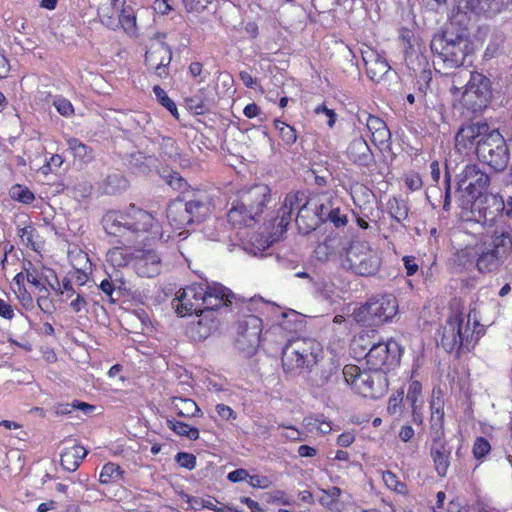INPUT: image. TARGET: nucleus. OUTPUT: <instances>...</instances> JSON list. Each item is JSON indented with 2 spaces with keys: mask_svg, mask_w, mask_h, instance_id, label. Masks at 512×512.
Instances as JSON below:
<instances>
[{
  "mask_svg": "<svg viewBox=\"0 0 512 512\" xmlns=\"http://www.w3.org/2000/svg\"><path fill=\"white\" fill-rule=\"evenodd\" d=\"M106 234L124 247L145 246L156 240L167 241L170 235L146 210L130 205L126 210H109L101 220Z\"/></svg>",
  "mask_w": 512,
  "mask_h": 512,
  "instance_id": "obj_1",
  "label": "nucleus"
},
{
  "mask_svg": "<svg viewBox=\"0 0 512 512\" xmlns=\"http://www.w3.org/2000/svg\"><path fill=\"white\" fill-rule=\"evenodd\" d=\"M512 252V223L497 224L491 234L457 253L463 268L475 265L480 273L497 271Z\"/></svg>",
  "mask_w": 512,
  "mask_h": 512,
  "instance_id": "obj_2",
  "label": "nucleus"
},
{
  "mask_svg": "<svg viewBox=\"0 0 512 512\" xmlns=\"http://www.w3.org/2000/svg\"><path fill=\"white\" fill-rule=\"evenodd\" d=\"M234 294L219 283H193L178 291L176 312L180 316L202 314L232 303Z\"/></svg>",
  "mask_w": 512,
  "mask_h": 512,
  "instance_id": "obj_3",
  "label": "nucleus"
},
{
  "mask_svg": "<svg viewBox=\"0 0 512 512\" xmlns=\"http://www.w3.org/2000/svg\"><path fill=\"white\" fill-rule=\"evenodd\" d=\"M311 206L312 204L308 200L305 192L297 191L288 193L276 217L272 218V225L276 228L274 234H282L286 230L295 210L298 211L295 222L299 232L308 234L315 230L318 225L323 222V215H318L316 205L313 208Z\"/></svg>",
  "mask_w": 512,
  "mask_h": 512,
  "instance_id": "obj_4",
  "label": "nucleus"
},
{
  "mask_svg": "<svg viewBox=\"0 0 512 512\" xmlns=\"http://www.w3.org/2000/svg\"><path fill=\"white\" fill-rule=\"evenodd\" d=\"M271 201V190L265 184L242 189L227 214L228 221L233 226H250Z\"/></svg>",
  "mask_w": 512,
  "mask_h": 512,
  "instance_id": "obj_5",
  "label": "nucleus"
},
{
  "mask_svg": "<svg viewBox=\"0 0 512 512\" xmlns=\"http://www.w3.org/2000/svg\"><path fill=\"white\" fill-rule=\"evenodd\" d=\"M323 357L322 345L312 338H297L289 341L282 350V368L290 376L312 372Z\"/></svg>",
  "mask_w": 512,
  "mask_h": 512,
  "instance_id": "obj_6",
  "label": "nucleus"
},
{
  "mask_svg": "<svg viewBox=\"0 0 512 512\" xmlns=\"http://www.w3.org/2000/svg\"><path fill=\"white\" fill-rule=\"evenodd\" d=\"M468 47V41L460 35L448 31L435 35L430 44L435 56L434 65L443 69L461 67L468 54Z\"/></svg>",
  "mask_w": 512,
  "mask_h": 512,
  "instance_id": "obj_7",
  "label": "nucleus"
},
{
  "mask_svg": "<svg viewBox=\"0 0 512 512\" xmlns=\"http://www.w3.org/2000/svg\"><path fill=\"white\" fill-rule=\"evenodd\" d=\"M398 312V302L393 294L377 295L355 309V321L363 325H379L391 320Z\"/></svg>",
  "mask_w": 512,
  "mask_h": 512,
  "instance_id": "obj_8",
  "label": "nucleus"
},
{
  "mask_svg": "<svg viewBox=\"0 0 512 512\" xmlns=\"http://www.w3.org/2000/svg\"><path fill=\"white\" fill-rule=\"evenodd\" d=\"M381 265L378 253L365 241H354L346 250L342 266L360 276L374 275Z\"/></svg>",
  "mask_w": 512,
  "mask_h": 512,
  "instance_id": "obj_9",
  "label": "nucleus"
},
{
  "mask_svg": "<svg viewBox=\"0 0 512 512\" xmlns=\"http://www.w3.org/2000/svg\"><path fill=\"white\" fill-rule=\"evenodd\" d=\"M457 191L461 195V206L468 208L487 190L490 178L478 165L469 164L457 174Z\"/></svg>",
  "mask_w": 512,
  "mask_h": 512,
  "instance_id": "obj_10",
  "label": "nucleus"
},
{
  "mask_svg": "<svg viewBox=\"0 0 512 512\" xmlns=\"http://www.w3.org/2000/svg\"><path fill=\"white\" fill-rule=\"evenodd\" d=\"M438 345L442 346L449 353L456 351L458 354L470 351L474 346L473 333L470 332L468 323L464 325L461 315L454 314L448 318L442 328Z\"/></svg>",
  "mask_w": 512,
  "mask_h": 512,
  "instance_id": "obj_11",
  "label": "nucleus"
},
{
  "mask_svg": "<svg viewBox=\"0 0 512 512\" xmlns=\"http://www.w3.org/2000/svg\"><path fill=\"white\" fill-rule=\"evenodd\" d=\"M478 159L495 171H503L509 162L508 148L504 137L497 131L492 130L486 134L485 140L476 147Z\"/></svg>",
  "mask_w": 512,
  "mask_h": 512,
  "instance_id": "obj_12",
  "label": "nucleus"
},
{
  "mask_svg": "<svg viewBox=\"0 0 512 512\" xmlns=\"http://www.w3.org/2000/svg\"><path fill=\"white\" fill-rule=\"evenodd\" d=\"M402 348L397 341L374 343L365 353L366 363L372 371L382 372L399 365Z\"/></svg>",
  "mask_w": 512,
  "mask_h": 512,
  "instance_id": "obj_13",
  "label": "nucleus"
},
{
  "mask_svg": "<svg viewBox=\"0 0 512 512\" xmlns=\"http://www.w3.org/2000/svg\"><path fill=\"white\" fill-rule=\"evenodd\" d=\"M490 98V79L481 73L473 72L461 93L463 105L476 112L485 108Z\"/></svg>",
  "mask_w": 512,
  "mask_h": 512,
  "instance_id": "obj_14",
  "label": "nucleus"
},
{
  "mask_svg": "<svg viewBox=\"0 0 512 512\" xmlns=\"http://www.w3.org/2000/svg\"><path fill=\"white\" fill-rule=\"evenodd\" d=\"M486 123H470L460 128L455 136V146L462 152H468L472 149L476 152L479 143L485 140L486 134L490 132Z\"/></svg>",
  "mask_w": 512,
  "mask_h": 512,
  "instance_id": "obj_15",
  "label": "nucleus"
},
{
  "mask_svg": "<svg viewBox=\"0 0 512 512\" xmlns=\"http://www.w3.org/2000/svg\"><path fill=\"white\" fill-rule=\"evenodd\" d=\"M171 59V49L162 41L152 42L145 53L146 65L149 69L154 70L155 74L160 78H166L168 76V66Z\"/></svg>",
  "mask_w": 512,
  "mask_h": 512,
  "instance_id": "obj_16",
  "label": "nucleus"
},
{
  "mask_svg": "<svg viewBox=\"0 0 512 512\" xmlns=\"http://www.w3.org/2000/svg\"><path fill=\"white\" fill-rule=\"evenodd\" d=\"M388 381L385 373L372 371L363 372L360 377V384L357 385V393L366 398H379L387 391Z\"/></svg>",
  "mask_w": 512,
  "mask_h": 512,
  "instance_id": "obj_17",
  "label": "nucleus"
},
{
  "mask_svg": "<svg viewBox=\"0 0 512 512\" xmlns=\"http://www.w3.org/2000/svg\"><path fill=\"white\" fill-rule=\"evenodd\" d=\"M451 453L452 447L448 444L445 436L431 438L430 456L433 460L435 470L440 477L447 475Z\"/></svg>",
  "mask_w": 512,
  "mask_h": 512,
  "instance_id": "obj_18",
  "label": "nucleus"
},
{
  "mask_svg": "<svg viewBox=\"0 0 512 512\" xmlns=\"http://www.w3.org/2000/svg\"><path fill=\"white\" fill-rule=\"evenodd\" d=\"M362 58L367 75L374 82H379L390 70L386 59L374 49L367 48L363 50Z\"/></svg>",
  "mask_w": 512,
  "mask_h": 512,
  "instance_id": "obj_19",
  "label": "nucleus"
},
{
  "mask_svg": "<svg viewBox=\"0 0 512 512\" xmlns=\"http://www.w3.org/2000/svg\"><path fill=\"white\" fill-rule=\"evenodd\" d=\"M430 437L445 436L444 432V399L441 391L433 389L430 400Z\"/></svg>",
  "mask_w": 512,
  "mask_h": 512,
  "instance_id": "obj_20",
  "label": "nucleus"
},
{
  "mask_svg": "<svg viewBox=\"0 0 512 512\" xmlns=\"http://www.w3.org/2000/svg\"><path fill=\"white\" fill-rule=\"evenodd\" d=\"M346 153L348 158L359 166L368 167L375 162L374 154L362 136L356 137L350 142Z\"/></svg>",
  "mask_w": 512,
  "mask_h": 512,
  "instance_id": "obj_21",
  "label": "nucleus"
},
{
  "mask_svg": "<svg viewBox=\"0 0 512 512\" xmlns=\"http://www.w3.org/2000/svg\"><path fill=\"white\" fill-rule=\"evenodd\" d=\"M191 223H201L211 213V203L206 193L198 192L189 200H184Z\"/></svg>",
  "mask_w": 512,
  "mask_h": 512,
  "instance_id": "obj_22",
  "label": "nucleus"
},
{
  "mask_svg": "<svg viewBox=\"0 0 512 512\" xmlns=\"http://www.w3.org/2000/svg\"><path fill=\"white\" fill-rule=\"evenodd\" d=\"M161 258L154 250L142 251L141 255L137 257L135 268L136 272L141 277L152 278L161 272Z\"/></svg>",
  "mask_w": 512,
  "mask_h": 512,
  "instance_id": "obj_23",
  "label": "nucleus"
},
{
  "mask_svg": "<svg viewBox=\"0 0 512 512\" xmlns=\"http://www.w3.org/2000/svg\"><path fill=\"white\" fill-rule=\"evenodd\" d=\"M166 213L169 224L175 229H182L192 224L184 199L178 198L170 201Z\"/></svg>",
  "mask_w": 512,
  "mask_h": 512,
  "instance_id": "obj_24",
  "label": "nucleus"
},
{
  "mask_svg": "<svg viewBox=\"0 0 512 512\" xmlns=\"http://www.w3.org/2000/svg\"><path fill=\"white\" fill-rule=\"evenodd\" d=\"M510 0H466L465 9L475 14L493 16L500 13Z\"/></svg>",
  "mask_w": 512,
  "mask_h": 512,
  "instance_id": "obj_25",
  "label": "nucleus"
},
{
  "mask_svg": "<svg viewBox=\"0 0 512 512\" xmlns=\"http://www.w3.org/2000/svg\"><path fill=\"white\" fill-rule=\"evenodd\" d=\"M262 321L259 317L249 315L238 324L239 335L246 340L250 346L259 342Z\"/></svg>",
  "mask_w": 512,
  "mask_h": 512,
  "instance_id": "obj_26",
  "label": "nucleus"
},
{
  "mask_svg": "<svg viewBox=\"0 0 512 512\" xmlns=\"http://www.w3.org/2000/svg\"><path fill=\"white\" fill-rule=\"evenodd\" d=\"M338 370V365H336L333 361H329L328 363L322 365L314 373L311 372L307 377V382L312 387H324L328 383L332 382L333 377L337 375Z\"/></svg>",
  "mask_w": 512,
  "mask_h": 512,
  "instance_id": "obj_27",
  "label": "nucleus"
},
{
  "mask_svg": "<svg viewBox=\"0 0 512 512\" xmlns=\"http://www.w3.org/2000/svg\"><path fill=\"white\" fill-rule=\"evenodd\" d=\"M168 408L179 417L200 416L201 411L196 402L190 398L171 397Z\"/></svg>",
  "mask_w": 512,
  "mask_h": 512,
  "instance_id": "obj_28",
  "label": "nucleus"
},
{
  "mask_svg": "<svg viewBox=\"0 0 512 512\" xmlns=\"http://www.w3.org/2000/svg\"><path fill=\"white\" fill-rule=\"evenodd\" d=\"M341 247V237L327 236L323 242L316 246L314 254L317 260L321 262H327L332 256L339 252Z\"/></svg>",
  "mask_w": 512,
  "mask_h": 512,
  "instance_id": "obj_29",
  "label": "nucleus"
},
{
  "mask_svg": "<svg viewBox=\"0 0 512 512\" xmlns=\"http://www.w3.org/2000/svg\"><path fill=\"white\" fill-rule=\"evenodd\" d=\"M86 455L87 450L80 445L67 447L61 453V465L67 471H75Z\"/></svg>",
  "mask_w": 512,
  "mask_h": 512,
  "instance_id": "obj_30",
  "label": "nucleus"
},
{
  "mask_svg": "<svg viewBox=\"0 0 512 512\" xmlns=\"http://www.w3.org/2000/svg\"><path fill=\"white\" fill-rule=\"evenodd\" d=\"M115 120L121 130L127 133H134L142 128V123L146 121V115L142 113L119 112Z\"/></svg>",
  "mask_w": 512,
  "mask_h": 512,
  "instance_id": "obj_31",
  "label": "nucleus"
},
{
  "mask_svg": "<svg viewBox=\"0 0 512 512\" xmlns=\"http://www.w3.org/2000/svg\"><path fill=\"white\" fill-rule=\"evenodd\" d=\"M214 329V321L200 318L197 322H193L189 325L188 334L193 340L201 341L209 337Z\"/></svg>",
  "mask_w": 512,
  "mask_h": 512,
  "instance_id": "obj_32",
  "label": "nucleus"
},
{
  "mask_svg": "<svg viewBox=\"0 0 512 512\" xmlns=\"http://www.w3.org/2000/svg\"><path fill=\"white\" fill-rule=\"evenodd\" d=\"M125 479V471L113 462H108L103 465L99 481L101 484H113L120 483Z\"/></svg>",
  "mask_w": 512,
  "mask_h": 512,
  "instance_id": "obj_33",
  "label": "nucleus"
},
{
  "mask_svg": "<svg viewBox=\"0 0 512 512\" xmlns=\"http://www.w3.org/2000/svg\"><path fill=\"white\" fill-rule=\"evenodd\" d=\"M119 11V7H114L107 3H103L98 8L97 15L101 24L111 30H117L119 29V21H117Z\"/></svg>",
  "mask_w": 512,
  "mask_h": 512,
  "instance_id": "obj_34",
  "label": "nucleus"
},
{
  "mask_svg": "<svg viewBox=\"0 0 512 512\" xmlns=\"http://www.w3.org/2000/svg\"><path fill=\"white\" fill-rule=\"evenodd\" d=\"M69 151L75 159L81 163H88L93 159L92 149L81 142L79 139L69 137L66 139Z\"/></svg>",
  "mask_w": 512,
  "mask_h": 512,
  "instance_id": "obj_35",
  "label": "nucleus"
},
{
  "mask_svg": "<svg viewBox=\"0 0 512 512\" xmlns=\"http://www.w3.org/2000/svg\"><path fill=\"white\" fill-rule=\"evenodd\" d=\"M160 151L161 155L174 162L178 161L181 166L188 164V160L180 155L177 142L173 138H163L160 144Z\"/></svg>",
  "mask_w": 512,
  "mask_h": 512,
  "instance_id": "obj_36",
  "label": "nucleus"
},
{
  "mask_svg": "<svg viewBox=\"0 0 512 512\" xmlns=\"http://www.w3.org/2000/svg\"><path fill=\"white\" fill-rule=\"evenodd\" d=\"M488 207H493L501 217L512 218V197L509 196L506 200L499 195H489L486 197Z\"/></svg>",
  "mask_w": 512,
  "mask_h": 512,
  "instance_id": "obj_37",
  "label": "nucleus"
},
{
  "mask_svg": "<svg viewBox=\"0 0 512 512\" xmlns=\"http://www.w3.org/2000/svg\"><path fill=\"white\" fill-rule=\"evenodd\" d=\"M117 21H119V28H123V30L131 36H134L136 33V17L134 15L133 9L130 6H125L120 9Z\"/></svg>",
  "mask_w": 512,
  "mask_h": 512,
  "instance_id": "obj_38",
  "label": "nucleus"
},
{
  "mask_svg": "<svg viewBox=\"0 0 512 512\" xmlns=\"http://www.w3.org/2000/svg\"><path fill=\"white\" fill-rule=\"evenodd\" d=\"M167 426L177 435L187 437L189 440H197L199 438V430L187 423L168 418Z\"/></svg>",
  "mask_w": 512,
  "mask_h": 512,
  "instance_id": "obj_39",
  "label": "nucleus"
},
{
  "mask_svg": "<svg viewBox=\"0 0 512 512\" xmlns=\"http://www.w3.org/2000/svg\"><path fill=\"white\" fill-rule=\"evenodd\" d=\"M38 308L49 316L53 315L56 311L54 300L50 297V292L47 287H41L39 295L36 298Z\"/></svg>",
  "mask_w": 512,
  "mask_h": 512,
  "instance_id": "obj_40",
  "label": "nucleus"
},
{
  "mask_svg": "<svg viewBox=\"0 0 512 512\" xmlns=\"http://www.w3.org/2000/svg\"><path fill=\"white\" fill-rule=\"evenodd\" d=\"M363 372L358 366L352 364L344 366L342 370L344 381L355 392L357 391V385L360 384V377L363 375Z\"/></svg>",
  "mask_w": 512,
  "mask_h": 512,
  "instance_id": "obj_41",
  "label": "nucleus"
},
{
  "mask_svg": "<svg viewBox=\"0 0 512 512\" xmlns=\"http://www.w3.org/2000/svg\"><path fill=\"white\" fill-rule=\"evenodd\" d=\"M127 187V180L120 174L114 173L108 175L105 180L104 190L107 194H115Z\"/></svg>",
  "mask_w": 512,
  "mask_h": 512,
  "instance_id": "obj_42",
  "label": "nucleus"
},
{
  "mask_svg": "<svg viewBox=\"0 0 512 512\" xmlns=\"http://www.w3.org/2000/svg\"><path fill=\"white\" fill-rule=\"evenodd\" d=\"M274 126L278 130L279 136L286 145L290 146L296 142V130L292 126L286 124L280 119L274 120Z\"/></svg>",
  "mask_w": 512,
  "mask_h": 512,
  "instance_id": "obj_43",
  "label": "nucleus"
},
{
  "mask_svg": "<svg viewBox=\"0 0 512 512\" xmlns=\"http://www.w3.org/2000/svg\"><path fill=\"white\" fill-rule=\"evenodd\" d=\"M472 73V71L465 69L452 75L451 92L454 96L461 97V93L463 92L462 89L465 90V84L468 82Z\"/></svg>",
  "mask_w": 512,
  "mask_h": 512,
  "instance_id": "obj_44",
  "label": "nucleus"
},
{
  "mask_svg": "<svg viewBox=\"0 0 512 512\" xmlns=\"http://www.w3.org/2000/svg\"><path fill=\"white\" fill-rule=\"evenodd\" d=\"M9 195L13 200L23 204H30L35 199L34 194L27 187L18 184L11 187Z\"/></svg>",
  "mask_w": 512,
  "mask_h": 512,
  "instance_id": "obj_45",
  "label": "nucleus"
},
{
  "mask_svg": "<svg viewBox=\"0 0 512 512\" xmlns=\"http://www.w3.org/2000/svg\"><path fill=\"white\" fill-rule=\"evenodd\" d=\"M107 261L115 267L126 266L129 262V254L121 247H114L107 252Z\"/></svg>",
  "mask_w": 512,
  "mask_h": 512,
  "instance_id": "obj_46",
  "label": "nucleus"
},
{
  "mask_svg": "<svg viewBox=\"0 0 512 512\" xmlns=\"http://www.w3.org/2000/svg\"><path fill=\"white\" fill-rule=\"evenodd\" d=\"M153 92L157 100L164 106L173 116L178 117V109L172 99H170L167 93L158 85L154 86Z\"/></svg>",
  "mask_w": 512,
  "mask_h": 512,
  "instance_id": "obj_47",
  "label": "nucleus"
},
{
  "mask_svg": "<svg viewBox=\"0 0 512 512\" xmlns=\"http://www.w3.org/2000/svg\"><path fill=\"white\" fill-rule=\"evenodd\" d=\"M382 479L386 487L389 488L390 490H393L400 494L406 493V485L403 482H401L393 472H383Z\"/></svg>",
  "mask_w": 512,
  "mask_h": 512,
  "instance_id": "obj_48",
  "label": "nucleus"
},
{
  "mask_svg": "<svg viewBox=\"0 0 512 512\" xmlns=\"http://www.w3.org/2000/svg\"><path fill=\"white\" fill-rule=\"evenodd\" d=\"M422 385L419 381H412L409 384L408 391L406 394V401L410 406L422 405L421 400Z\"/></svg>",
  "mask_w": 512,
  "mask_h": 512,
  "instance_id": "obj_49",
  "label": "nucleus"
},
{
  "mask_svg": "<svg viewBox=\"0 0 512 512\" xmlns=\"http://www.w3.org/2000/svg\"><path fill=\"white\" fill-rule=\"evenodd\" d=\"M373 344L368 333H359L352 341V349L355 353L362 354L366 353Z\"/></svg>",
  "mask_w": 512,
  "mask_h": 512,
  "instance_id": "obj_50",
  "label": "nucleus"
},
{
  "mask_svg": "<svg viewBox=\"0 0 512 512\" xmlns=\"http://www.w3.org/2000/svg\"><path fill=\"white\" fill-rule=\"evenodd\" d=\"M404 399V392L398 391L393 394L388 401L387 412L394 417H400L402 413V402Z\"/></svg>",
  "mask_w": 512,
  "mask_h": 512,
  "instance_id": "obj_51",
  "label": "nucleus"
},
{
  "mask_svg": "<svg viewBox=\"0 0 512 512\" xmlns=\"http://www.w3.org/2000/svg\"><path fill=\"white\" fill-rule=\"evenodd\" d=\"M362 116L365 118L366 126L371 134L376 133V131H379L387 126L381 118L368 113H363L358 117L360 122H363Z\"/></svg>",
  "mask_w": 512,
  "mask_h": 512,
  "instance_id": "obj_52",
  "label": "nucleus"
},
{
  "mask_svg": "<svg viewBox=\"0 0 512 512\" xmlns=\"http://www.w3.org/2000/svg\"><path fill=\"white\" fill-rule=\"evenodd\" d=\"M389 213L397 221L401 222L408 216V210L405 205H400L397 199L390 200L388 202Z\"/></svg>",
  "mask_w": 512,
  "mask_h": 512,
  "instance_id": "obj_53",
  "label": "nucleus"
},
{
  "mask_svg": "<svg viewBox=\"0 0 512 512\" xmlns=\"http://www.w3.org/2000/svg\"><path fill=\"white\" fill-rule=\"evenodd\" d=\"M491 450L489 441L484 437H477L473 444V455L476 459H482Z\"/></svg>",
  "mask_w": 512,
  "mask_h": 512,
  "instance_id": "obj_54",
  "label": "nucleus"
},
{
  "mask_svg": "<svg viewBox=\"0 0 512 512\" xmlns=\"http://www.w3.org/2000/svg\"><path fill=\"white\" fill-rule=\"evenodd\" d=\"M23 270L26 273V280L35 286L39 291L41 290V287H46L40 282V274L31 262H28L27 266L24 265Z\"/></svg>",
  "mask_w": 512,
  "mask_h": 512,
  "instance_id": "obj_55",
  "label": "nucleus"
},
{
  "mask_svg": "<svg viewBox=\"0 0 512 512\" xmlns=\"http://www.w3.org/2000/svg\"><path fill=\"white\" fill-rule=\"evenodd\" d=\"M212 1L213 0H182V3L188 13H201Z\"/></svg>",
  "mask_w": 512,
  "mask_h": 512,
  "instance_id": "obj_56",
  "label": "nucleus"
},
{
  "mask_svg": "<svg viewBox=\"0 0 512 512\" xmlns=\"http://www.w3.org/2000/svg\"><path fill=\"white\" fill-rule=\"evenodd\" d=\"M372 142L380 147L385 148L389 146L391 140V132L388 127H384L383 129L376 131V133L371 134Z\"/></svg>",
  "mask_w": 512,
  "mask_h": 512,
  "instance_id": "obj_57",
  "label": "nucleus"
},
{
  "mask_svg": "<svg viewBox=\"0 0 512 512\" xmlns=\"http://www.w3.org/2000/svg\"><path fill=\"white\" fill-rule=\"evenodd\" d=\"M14 293L25 310H32L35 307L34 299L26 288H16Z\"/></svg>",
  "mask_w": 512,
  "mask_h": 512,
  "instance_id": "obj_58",
  "label": "nucleus"
},
{
  "mask_svg": "<svg viewBox=\"0 0 512 512\" xmlns=\"http://www.w3.org/2000/svg\"><path fill=\"white\" fill-rule=\"evenodd\" d=\"M278 428L284 429L282 436L288 441L297 442L304 440V438L302 437V433L294 426L281 423L279 424Z\"/></svg>",
  "mask_w": 512,
  "mask_h": 512,
  "instance_id": "obj_59",
  "label": "nucleus"
},
{
  "mask_svg": "<svg viewBox=\"0 0 512 512\" xmlns=\"http://www.w3.org/2000/svg\"><path fill=\"white\" fill-rule=\"evenodd\" d=\"M327 219L337 228L344 227L347 224V216L341 213L339 208L329 210Z\"/></svg>",
  "mask_w": 512,
  "mask_h": 512,
  "instance_id": "obj_60",
  "label": "nucleus"
},
{
  "mask_svg": "<svg viewBox=\"0 0 512 512\" xmlns=\"http://www.w3.org/2000/svg\"><path fill=\"white\" fill-rule=\"evenodd\" d=\"M56 110L63 116L68 117L74 113V108L71 102L65 98H60L54 101Z\"/></svg>",
  "mask_w": 512,
  "mask_h": 512,
  "instance_id": "obj_61",
  "label": "nucleus"
},
{
  "mask_svg": "<svg viewBox=\"0 0 512 512\" xmlns=\"http://www.w3.org/2000/svg\"><path fill=\"white\" fill-rule=\"evenodd\" d=\"M176 461L181 467L193 469L196 465V457L193 454L180 452L176 455Z\"/></svg>",
  "mask_w": 512,
  "mask_h": 512,
  "instance_id": "obj_62",
  "label": "nucleus"
},
{
  "mask_svg": "<svg viewBox=\"0 0 512 512\" xmlns=\"http://www.w3.org/2000/svg\"><path fill=\"white\" fill-rule=\"evenodd\" d=\"M216 412L218 416L225 421H234L237 418V414L234 410L225 404H217Z\"/></svg>",
  "mask_w": 512,
  "mask_h": 512,
  "instance_id": "obj_63",
  "label": "nucleus"
},
{
  "mask_svg": "<svg viewBox=\"0 0 512 512\" xmlns=\"http://www.w3.org/2000/svg\"><path fill=\"white\" fill-rule=\"evenodd\" d=\"M248 484L254 488L265 489L268 488L271 484V481L268 477L262 475H250L248 477Z\"/></svg>",
  "mask_w": 512,
  "mask_h": 512,
  "instance_id": "obj_64",
  "label": "nucleus"
}]
</instances>
